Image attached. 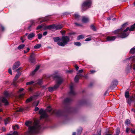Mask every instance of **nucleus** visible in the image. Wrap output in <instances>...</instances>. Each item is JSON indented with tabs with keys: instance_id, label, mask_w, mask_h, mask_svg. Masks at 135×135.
<instances>
[{
	"instance_id": "nucleus-60",
	"label": "nucleus",
	"mask_w": 135,
	"mask_h": 135,
	"mask_svg": "<svg viewBox=\"0 0 135 135\" xmlns=\"http://www.w3.org/2000/svg\"><path fill=\"white\" fill-rule=\"evenodd\" d=\"M23 90H24V89L23 88H20V89H19V91H22Z\"/></svg>"
},
{
	"instance_id": "nucleus-39",
	"label": "nucleus",
	"mask_w": 135,
	"mask_h": 135,
	"mask_svg": "<svg viewBox=\"0 0 135 135\" xmlns=\"http://www.w3.org/2000/svg\"><path fill=\"white\" fill-rule=\"evenodd\" d=\"M79 79V78L78 77L77 75L75 77L74 80L75 82H78Z\"/></svg>"
},
{
	"instance_id": "nucleus-12",
	"label": "nucleus",
	"mask_w": 135,
	"mask_h": 135,
	"mask_svg": "<svg viewBox=\"0 0 135 135\" xmlns=\"http://www.w3.org/2000/svg\"><path fill=\"white\" fill-rule=\"evenodd\" d=\"M48 18L47 17L44 18H40L38 19L39 21H40V23H41L42 22L46 21L49 20Z\"/></svg>"
},
{
	"instance_id": "nucleus-47",
	"label": "nucleus",
	"mask_w": 135,
	"mask_h": 135,
	"mask_svg": "<svg viewBox=\"0 0 135 135\" xmlns=\"http://www.w3.org/2000/svg\"><path fill=\"white\" fill-rule=\"evenodd\" d=\"M15 128H17V129H18L19 128V127L18 125H16L15 126H14V127L13 128L14 129H15Z\"/></svg>"
},
{
	"instance_id": "nucleus-24",
	"label": "nucleus",
	"mask_w": 135,
	"mask_h": 135,
	"mask_svg": "<svg viewBox=\"0 0 135 135\" xmlns=\"http://www.w3.org/2000/svg\"><path fill=\"white\" fill-rule=\"evenodd\" d=\"M53 39L55 42H58L60 41L61 38H60L59 37H57L53 38Z\"/></svg>"
},
{
	"instance_id": "nucleus-48",
	"label": "nucleus",
	"mask_w": 135,
	"mask_h": 135,
	"mask_svg": "<svg viewBox=\"0 0 135 135\" xmlns=\"http://www.w3.org/2000/svg\"><path fill=\"white\" fill-rule=\"evenodd\" d=\"M120 133L119 130V129H117L116 132V134L119 135Z\"/></svg>"
},
{
	"instance_id": "nucleus-58",
	"label": "nucleus",
	"mask_w": 135,
	"mask_h": 135,
	"mask_svg": "<svg viewBox=\"0 0 135 135\" xmlns=\"http://www.w3.org/2000/svg\"><path fill=\"white\" fill-rule=\"evenodd\" d=\"M1 30L2 31H3L4 30V28L3 26H1Z\"/></svg>"
},
{
	"instance_id": "nucleus-62",
	"label": "nucleus",
	"mask_w": 135,
	"mask_h": 135,
	"mask_svg": "<svg viewBox=\"0 0 135 135\" xmlns=\"http://www.w3.org/2000/svg\"><path fill=\"white\" fill-rule=\"evenodd\" d=\"M101 132L99 131V132L97 133V135H101Z\"/></svg>"
},
{
	"instance_id": "nucleus-29",
	"label": "nucleus",
	"mask_w": 135,
	"mask_h": 135,
	"mask_svg": "<svg viewBox=\"0 0 135 135\" xmlns=\"http://www.w3.org/2000/svg\"><path fill=\"white\" fill-rule=\"evenodd\" d=\"M25 45L21 44L18 47V49L19 50H21L23 49L25 47Z\"/></svg>"
},
{
	"instance_id": "nucleus-38",
	"label": "nucleus",
	"mask_w": 135,
	"mask_h": 135,
	"mask_svg": "<svg viewBox=\"0 0 135 135\" xmlns=\"http://www.w3.org/2000/svg\"><path fill=\"white\" fill-rule=\"evenodd\" d=\"M90 28L91 29H92V30L94 31H96V30L95 27L94 26V25H92L90 26Z\"/></svg>"
},
{
	"instance_id": "nucleus-35",
	"label": "nucleus",
	"mask_w": 135,
	"mask_h": 135,
	"mask_svg": "<svg viewBox=\"0 0 135 135\" xmlns=\"http://www.w3.org/2000/svg\"><path fill=\"white\" fill-rule=\"evenodd\" d=\"M35 34H29L28 36V39L31 40L33 37L34 36Z\"/></svg>"
},
{
	"instance_id": "nucleus-37",
	"label": "nucleus",
	"mask_w": 135,
	"mask_h": 135,
	"mask_svg": "<svg viewBox=\"0 0 135 135\" xmlns=\"http://www.w3.org/2000/svg\"><path fill=\"white\" fill-rule=\"evenodd\" d=\"M130 123V121L129 119H127L126 120L125 122V124L127 125H129Z\"/></svg>"
},
{
	"instance_id": "nucleus-64",
	"label": "nucleus",
	"mask_w": 135,
	"mask_h": 135,
	"mask_svg": "<svg viewBox=\"0 0 135 135\" xmlns=\"http://www.w3.org/2000/svg\"><path fill=\"white\" fill-rule=\"evenodd\" d=\"M79 71L80 73H81L83 71V70L82 69V70H79Z\"/></svg>"
},
{
	"instance_id": "nucleus-43",
	"label": "nucleus",
	"mask_w": 135,
	"mask_h": 135,
	"mask_svg": "<svg viewBox=\"0 0 135 135\" xmlns=\"http://www.w3.org/2000/svg\"><path fill=\"white\" fill-rule=\"evenodd\" d=\"M20 39L22 41V42H24L25 39V38L24 36H23V37H21L20 38Z\"/></svg>"
},
{
	"instance_id": "nucleus-31",
	"label": "nucleus",
	"mask_w": 135,
	"mask_h": 135,
	"mask_svg": "<svg viewBox=\"0 0 135 135\" xmlns=\"http://www.w3.org/2000/svg\"><path fill=\"white\" fill-rule=\"evenodd\" d=\"M74 44L75 45L78 46H80L81 45V43L79 42H75Z\"/></svg>"
},
{
	"instance_id": "nucleus-49",
	"label": "nucleus",
	"mask_w": 135,
	"mask_h": 135,
	"mask_svg": "<svg viewBox=\"0 0 135 135\" xmlns=\"http://www.w3.org/2000/svg\"><path fill=\"white\" fill-rule=\"evenodd\" d=\"M24 110V109L22 108H20L18 109V111L19 112H22Z\"/></svg>"
},
{
	"instance_id": "nucleus-32",
	"label": "nucleus",
	"mask_w": 135,
	"mask_h": 135,
	"mask_svg": "<svg viewBox=\"0 0 135 135\" xmlns=\"http://www.w3.org/2000/svg\"><path fill=\"white\" fill-rule=\"evenodd\" d=\"M130 53L134 54L135 53V47H134L132 48L130 51Z\"/></svg>"
},
{
	"instance_id": "nucleus-56",
	"label": "nucleus",
	"mask_w": 135,
	"mask_h": 135,
	"mask_svg": "<svg viewBox=\"0 0 135 135\" xmlns=\"http://www.w3.org/2000/svg\"><path fill=\"white\" fill-rule=\"evenodd\" d=\"M39 109V108L38 107H36L35 108V110L36 111L38 110Z\"/></svg>"
},
{
	"instance_id": "nucleus-54",
	"label": "nucleus",
	"mask_w": 135,
	"mask_h": 135,
	"mask_svg": "<svg viewBox=\"0 0 135 135\" xmlns=\"http://www.w3.org/2000/svg\"><path fill=\"white\" fill-rule=\"evenodd\" d=\"M28 91L30 92H31L32 91V89L31 88H28Z\"/></svg>"
},
{
	"instance_id": "nucleus-25",
	"label": "nucleus",
	"mask_w": 135,
	"mask_h": 135,
	"mask_svg": "<svg viewBox=\"0 0 135 135\" xmlns=\"http://www.w3.org/2000/svg\"><path fill=\"white\" fill-rule=\"evenodd\" d=\"M71 101V99L69 98H66L64 100V103H68L70 102Z\"/></svg>"
},
{
	"instance_id": "nucleus-26",
	"label": "nucleus",
	"mask_w": 135,
	"mask_h": 135,
	"mask_svg": "<svg viewBox=\"0 0 135 135\" xmlns=\"http://www.w3.org/2000/svg\"><path fill=\"white\" fill-rule=\"evenodd\" d=\"M84 36L82 35H79L77 38V39L79 40L83 39L84 37Z\"/></svg>"
},
{
	"instance_id": "nucleus-44",
	"label": "nucleus",
	"mask_w": 135,
	"mask_h": 135,
	"mask_svg": "<svg viewBox=\"0 0 135 135\" xmlns=\"http://www.w3.org/2000/svg\"><path fill=\"white\" fill-rule=\"evenodd\" d=\"M127 68L128 69H130L132 68V64H128V65H127Z\"/></svg>"
},
{
	"instance_id": "nucleus-14",
	"label": "nucleus",
	"mask_w": 135,
	"mask_h": 135,
	"mask_svg": "<svg viewBox=\"0 0 135 135\" xmlns=\"http://www.w3.org/2000/svg\"><path fill=\"white\" fill-rule=\"evenodd\" d=\"M0 100H1L2 101L3 103H4V105H8V102L6 99L4 98H0Z\"/></svg>"
},
{
	"instance_id": "nucleus-1",
	"label": "nucleus",
	"mask_w": 135,
	"mask_h": 135,
	"mask_svg": "<svg viewBox=\"0 0 135 135\" xmlns=\"http://www.w3.org/2000/svg\"><path fill=\"white\" fill-rule=\"evenodd\" d=\"M40 128L41 126L39 124L38 122H35L33 126L28 128V134L30 135H32L37 133L39 132Z\"/></svg>"
},
{
	"instance_id": "nucleus-34",
	"label": "nucleus",
	"mask_w": 135,
	"mask_h": 135,
	"mask_svg": "<svg viewBox=\"0 0 135 135\" xmlns=\"http://www.w3.org/2000/svg\"><path fill=\"white\" fill-rule=\"evenodd\" d=\"M125 96L126 98H129V93L128 91H126L125 93Z\"/></svg>"
},
{
	"instance_id": "nucleus-52",
	"label": "nucleus",
	"mask_w": 135,
	"mask_h": 135,
	"mask_svg": "<svg viewBox=\"0 0 135 135\" xmlns=\"http://www.w3.org/2000/svg\"><path fill=\"white\" fill-rule=\"evenodd\" d=\"M29 123V122L28 121L26 122L25 123V125L27 126H28Z\"/></svg>"
},
{
	"instance_id": "nucleus-33",
	"label": "nucleus",
	"mask_w": 135,
	"mask_h": 135,
	"mask_svg": "<svg viewBox=\"0 0 135 135\" xmlns=\"http://www.w3.org/2000/svg\"><path fill=\"white\" fill-rule=\"evenodd\" d=\"M42 81L41 79H38L36 83L39 85H41L42 83Z\"/></svg>"
},
{
	"instance_id": "nucleus-5",
	"label": "nucleus",
	"mask_w": 135,
	"mask_h": 135,
	"mask_svg": "<svg viewBox=\"0 0 135 135\" xmlns=\"http://www.w3.org/2000/svg\"><path fill=\"white\" fill-rule=\"evenodd\" d=\"M51 109V107L49 106L47 107L46 109V110H44L42 109H40L39 111V113L41 114V115L40 116V119H41L42 118H46L48 117L46 112H50Z\"/></svg>"
},
{
	"instance_id": "nucleus-30",
	"label": "nucleus",
	"mask_w": 135,
	"mask_h": 135,
	"mask_svg": "<svg viewBox=\"0 0 135 135\" xmlns=\"http://www.w3.org/2000/svg\"><path fill=\"white\" fill-rule=\"evenodd\" d=\"M75 18L77 20H79V19L80 16L77 13H76L74 15Z\"/></svg>"
},
{
	"instance_id": "nucleus-46",
	"label": "nucleus",
	"mask_w": 135,
	"mask_h": 135,
	"mask_svg": "<svg viewBox=\"0 0 135 135\" xmlns=\"http://www.w3.org/2000/svg\"><path fill=\"white\" fill-rule=\"evenodd\" d=\"M131 131L132 133L135 134V129H132Z\"/></svg>"
},
{
	"instance_id": "nucleus-36",
	"label": "nucleus",
	"mask_w": 135,
	"mask_h": 135,
	"mask_svg": "<svg viewBox=\"0 0 135 135\" xmlns=\"http://www.w3.org/2000/svg\"><path fill=\"white\" fill-rule=\"evenodd\" d=\"M82 129L81 128H80L79 129H78L77 130V134L78 135L80 134L82 131Z\"/></svg>"
},
{
	"instance_id": "nucleus-59",
	"label": "nucleus",
	"mask_w": 135,
	"mask_h": 135,
	"mask_svg": "<svg viewBox=\"0 0 135 135\" xmlns=\"http://www.w3.org/2000/svg\"><path fill=\"white\" fill-rule=\"evenodd\" d=\"M75 24L76 26H81V25L78 24V23H75Z\"/></svg>"
},
{
	"instance_id": "nucleus-3",
	"label": "nucleus",
	"mask_w": 135,
	"mask_h": 135,
	"mask_svg": "<svg viewBox=\"0 0 135 135\" xmlns=\"http://www.w3.org/2000/svg\"><path fill=\"white\" fill-rule=\"evenodd\" d=\"M135 30V23L133 25L130 26L129 27H127L126 29L124 30L123 31L122 28L118 29L115 30L114 31L112 32L114 34H117L118 33H120L123 31L124 33L127 32L129 33V32H131L134 31Z\"/></svg>"
},
{
	"instance_id": "nucleus-51",
	"label": "nucleus",
	"mask_w": 135,
	"mask_h": 135,
	"mask_svg": "<svg viewBox=\"0 0 135 135\" xmlns=\"http://www.w3.org/2000/svg\"><path fill=\"white\" fill-rule=\"evenodd\" d=\"M9 73L11 75L12 74V72L11 69H9L8 70Z\"/></svg>"
},
{
	"instance_id": "nucleus-40",
	"label": "nucleus",
	"mask_w": 135,
	"mask_h": 135,
	"mask_svg": "<svg viewBox=\"0 0 135 135\" xmlns=\"http://www.w3.org/2000/svg\"><path fill=\"white\" fill-rule=\"evenodd\" d=\"M34 83V82L33 81L28 82L26 83V85H31L33 83Z\"/></svg>"
},
{
	"instance_id": "nucleus-7",
	"label": "nucleus",
	"mask_w": 135,
	"mask_h": 135,
	"mask_svg": "<svg viewBox=\"0 0 135 135\" xmlns=\"http://www.w3.org/2000/svg\"><path fill=\"white\" fill-rule=\"evenodd\" d=\"M21 74L17 73L16 74L15 77L13 79L12 84L14 86H16V81L18 79L19 77L21 75Z\"/></svg>"
},
{
	"instance_id": "nucleus-63",
	"label": "nucleus",
	"mask_w": 135,
	"mask_h": 135,
	"mask_svg": "<svg viewBox=\"0 0 135 135\" xmlns=\"http://www.w3.org/2000/svg\"><path fill=\"white\" fill-rule=\"evenodd\" d=\"M112 17H108L107 18V19L108 20H110L111 19V18Z\"/></svg>"
},
{
	"instance_id": "nucleus-53",
	"label": "nucleus",
	"mask_w": 135,
	"mask_h": 135,
	"mask_svg": "<svg viewBox=\"0 0 135 135\" xmlns=\"http://www.w3.org/2000/svg\"><path fill=\"white\" fill-rule=\"evenodd\" d=\"M61 34H65V30H61L60 31Z\"/></svg>"
},
{
	"instance_id": "nucleus-50",
	"label": "nucleus",
	"mask_w": 135,
	"mask_h": 135,
	"mask_svg": "<svg viewBox=\"0 0 135 135\" xmlns=\"http://www.w3.org/2000/svg\"><path fill=\"white\" fill-rule=\"evenodd\" d=\"M25 94H20L19 95V97L20 98H21Z\"/></svg>"
},
{
	"instance_id": "nucleus-41",
	"label": "nucleus",
	"mask_w": 135,
	"mask_h": 135,
	"mask_svg": "<svg viewBox=\"0 0 135 135\" xmlns=\"http://www.w3.org/2000/svg\"><path fill=\"white\" fill-rule=\"evenodd\" d=\"M4 95L6 97H8L9 96V94L7 91H5Z\"/></svg>"
},
{
	"instance_id": "nucleus-17",
	"label": "nucleus",
	"mask_w": 135,
	"mask_h": 135,
	"mask_svg": "<svg viewBox=\"0 0 135 135\" xmlns=\"http://www.w3.org/2000/svg\"><path fill=\"white\" fill-rule=\"evenodd\" d=\"M128 60H130L131 61L134 62L135 61V56H133L132 57H130L126 59L125 60H124V61H125Z\"/></svg>"
},
{
	"instance_id": "nucleus-55",
	"label": "nucleus",
	"mask_w": 135,
	"mask_h": 135,
	"mask_svg": "<svg viewBox=\"0 0 135 135\" xmlns=\"http://www.w3.org/2000/svg\"><path fill=\"white\" fill-rule=\"evenodd\" d=\"M75 69H76V70H78L79 69V67L78 66L76 65H75Z\"/></svg>"
},
{
	"instance_id": "nucleus-11",
	"label": "nucleus",
	"mask_w": 135,
	"mask_h": 135,
	"mask_svg": "<svg viewBox=\"0 0 135 135\" xmlns=\"http://www.w3.org/2000/svg\"><path fill=\"white\" fill-rule=\"evenodd\" d=\"M116 38V36H108L107 38V41H114Z\"/></svg>"
},
{
	"instance_id": "nucleus-2",
	"label": "nucleus",
	"mask_w": 135,
	"mask_h": 135,
	"mask_svg": "<svg viewBox=\"0 0 135 135\" xmlns=\"http://www.w3.org/2000/svg\"><path fill=\"white\" fill-rule=\"evenodd\" d=\"M55 78L56 79V84L53 87H50L48 88L49 91L50 92H52L55 90L59 87L63 81V80L62 78L58 76H56Z\"/></svg>"
},
{
	"instance_id": "nucleus-18",
	"label": "nucleus",
	"mask_w": 135,
	"mask_h": 135,
	"mask_svg": "<svg viewBox=\"0 0 135 135\" xmlns=\"http://www.w3.org/2000/svg\"><path fill=\"white\" fill-rule=\"evenodd\" d=\"M45 26L43 24H42L41 25L38 26L37 28V30H42L43 29L45 30Z\"/></svg>"
},
{
	"instance_id": "nucleus-23",
	"label": "nucleus",
	"mask_w": 135,
	"mask_h": 135,
	"mask_svg": "<svg viewBox=\"0 0 135 135\" xmlns=\"http://www.w3.org/2000/svg\"><path fill=\"white\" fill-rule=\"evenodd\" d=\"M39 66H37L36 67L35 69L34 70V71H32V72L31 73V74L32 75H34L35 73V72L39 69Z\"/></svg>"
},
{
	"instance_id": "nucleus-27",
	"label": "nucleus",
	"mask_w": 135,
	"mask_h": 135,
	"mask_svg": "<svg viewBox=\"0 0 135 135\" xmlns=\"http://www.w3.org/2000/svg\"><path fill=\"white\" fill-rule=\"evenodd\" d=\"M41 45L40 44H38L35 45L34 47L35 49H38L41 47Z\"/></svg>"
},
{
	"instance_id": "nucleus-4",
	"label": "nucleus",
	"mask_w": 135,
	"mask_h": 135,
	"mask_svg": "<svg viewBox=\"0 0 135 135\" xmlns=\"http://www.w3.org/2000/svg\"><path fill=\"white\" fill-rule=\"evenodd\" d=\"M70 41V38L68 36H63L60 40L59 42H57L58 45L61 46H64L68 44Z\"/></svg>"
},
{
	"instance_id": "nucleus-10",
	"label": "nucleus",
	"mask_w": 135,
	"mask_h": 135,
	"mask_svg": "<svg viewBox=\"0 0 135 135\" xmlns=\"http://www.w3.org/2000/svg\"><path fill=\"white\" fill-rule=\"evenodd\" d=\"M45 30H55V24H53L49 26H45Z\"/></svg>"
},
{
	"instance_id": "nucleus-57",
	"label": "nucleus",
	"mask_w": 135,
	"mask_h": 135,
	"mask_svg": "<svg viewBox=\"0 0 135 135\" xmlns=\"http://www.w3.org/2000/svg\"><path fill=\"white\" fill-rule=\"evenodd\" d=\"M90 71L91 73H93L95 72V71L93 70H91Z\"/></svg>"
},
{
	"instance_id": "nucleus-21",
	"label": "nucleus",
	"mask_w": 135,
	"mask_h": 135,
	"mask_svg": "<svg viewBox=\"0 0 135 135\" xmlns=\"http://www.w3.org/2000/svg\"><path fill=\"white\" fill-rule=\"evenodd\" d=\"M127 102L129 105H130L131 104V102H132V97H130L128 99H127Z\"/></svg>"
},
{
	"instance_id": "nucleus-19",
	"label": "nucleus",
	"mask_w": 135,
	"mask_h": 135,
	"mask_svg": "<svg viewBox=\"0 0 135 135\" xmlns=\"http://www.w3.org/2000/svg\"><path fill=\"white\" fill-rule=\"evenodd\" d=\"M118 37L120 38H123L127 37L129 34H119Z\"/></svg>"
},
{
	"instance_id": "nucleus-13",
	"label": "nucleus",
	"mask_w": 135,
	"mask_h": 135,
	"mask_svg": "<svg viewBox=\"0 0 135 135\" xmlns=\"http://www.w3.org/2000/svg\"><path fill=\"white\" fill-rule=\"evenodd\" d=\"M29 61L31 63H34L35 62V59L34 55L33 54H32L30 56V57L29 59Z\"/></svg>"
},
{
	"instance_id": "nucleus-20",
	"label": "nucleus",
	"mask_w": 135,
	"mask_h": 135,
	"mask_svg": "<svg viewBox=\"0 0 135 135\" xmlns=\"http://www.w3.org/2000/svg\"><path fill=\"white\" fill-rule=\"evenodd\" d=\"M30 23L31 24L28 27V29L29 30V31H30V28L32 27V26L34 25V24L36 23V22L35 21L31 20L30 21Z\"/></svg>"
},
{
	"instance_id": "nucleus-9",
	"label": "nucleus",
	"mask_w": 135,
	"mask_h": 135,
	"mask_svg": "<svg viewBox=\"0 0 135 135\" xmlns=\"http://www.w3.org/2000/svg\"><path fill=\"white\" fill-rule=\"evenodd\" d=\"M20 62L19 61L16 62L13 65L12 67V69L15 70L16 68H18L20 66Z\"/></svg>"
},
{
	"instance_id": "nucleus-6",
	"label": "nucleus",
	"mask_w": 135,
	"mask_h": 135,
	"mask_svg": "<svg viewBox=\"0 0 135 135\" xmlns=\"http://www.w3.org/2000/svg\"><path fill=\"white\" fill-rule=\"evenodd\" d=\"M91 1L90 0H86L84 1L82 5V9L83 10L89 8L91 5Z\"/></svg>"
},
{
	"instance_id": "nucleus-45",
	"label": "nucleus",
	"mask_w": 135,
	"mask_h": 135,
	"mask_svg": "<svg viewBox=\"0 0 135 135\" xmlns=\"http://www.w3.org/2000/svg\"><path fill=\"white\" fill-rule=\"evenodd\" d=\"M42 37V34H38V38L40 39Z\"/></svg>"
},
{
	"instance_id": "nucleus-22",
	"label": "nucleus",
	"mask_w": 135,
	"mask_h": 135,
	"mask_svg": "<svg viewBox=\"0 0 135 135\" xmlns=\"http://www.w3.org/2000/svg\"><path fill=\"white\" fill-rule=\"evenodd\" d=\"M10 121V120L9 118H7L5 119L4 121V122L5 125H6L7 124L9 123Z\"/></svg>"
},
{
	"instance_id": "nucleus-61",
	"label": "nucleus",
	"mask_w": 135,
	"mask_h": 135,
	"mask_svg": "<svg viewBox=\"0 0 135 135\" xmlns=\"http://www.w3.org/2000/svg\"><path fill=\"white\" fill-rule=\"evenodd\" d=\"M114 83H115V84H117L118 83V82L117 80H115L114 81Z\"/></svg>"
},
{
	"instance_id": "nucleus-15",
	"label": "nucleus",
	"mask_w": 135,
	"mask_h": 135,
	"mask_svg": "<svg viewBox=\"0 0 135 135\" xmlns=\"http://www.w3.org/2000/svg\"><path fill=\"white\" fill-rule=\"evenodd\" d=\"M63 27V26L61 24L55 25V30H59L61 29Z\"/></svg>"
},
{
	"instance_id": "nucleus-42",
	"label": "nucleus",
	"mask_w": 135,
	"mask_h": 135,
	"mask_svg": "<svg viewBox=\"0 0 135 135\" xmlns=\"http://www.w3.org/2000/svg\"><path fill=\"white\" fill-rule=\"evenodd\" d=\"M91 37H88L86 38L85 40V41H89L91 40Z\"/></svg>"
},
{
	"instance_id": "nucleus-16",
	"label": "nucleus",
	"mask_w": 135,
	"mask_h": 135,
	"mask_svg": "<svg viewBox=\"0 0 135 135\" xmlns=\"http://www.w3.org/2000/svg\"><path fill=\"white\" fill-rule=\"evenodd\" d=\"M89 20L88 18L84 16L83 17L82 21L83 22L86 23L89 22Z\"/></svg>"
},
{
	"instance_id": "nucleus-8",
	"label": "nucleus",
	"mask_w": 135,
	"mask_h": 135,
	"mask_svg": "<svg viewBox=\"0 0 135 135\" xmlns=\"http://www.w3.org/2000/svg\"><path fill=\"white\" fill-rule=\"evenodd\" d=\"M73 84H71L70 86V91L69 92V94L70 95H74L76 93L73 90Z\"/></svg>"
},
{
	"instance_id": "nucleus-28",
	"label": "nucleus",
	"mask_w": 135,
	"mask_h": 135,
	"mask_svg": "<svg viewBox=\"0 0 135 135\" xmlns=\"http://www.w3.org/2000/svg\"><path fill=\"white\" fill-rule=\"evenodd\" d=\"M33 99V97H32L31 96L30 97V98L27 99L26 101V103H28L32 101V100Z\"/></svg>"
}]
</instances>
